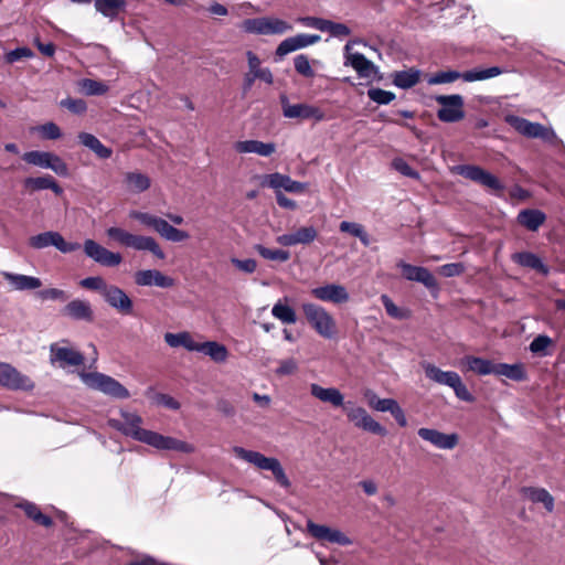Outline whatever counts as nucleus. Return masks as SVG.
Instances as JSON below:
<instances>
[{
	"instance_id": "2eb2a0df",
	"label": "nucleus",
	"mask_w": 565,
	"mask_h": 565,
	"mask_svg": "<svg viewBox=\"0 0 565 565\" xmlns=\"http://www.w3.org/2000/svg\"><path fill=\"white\" fill-rule=\"evenodd\" d=\"M318 237V230L313 225L296 228L294 232L284 233L276 237V243L284 247L296 245H310Z\"/></svg>"
},
{
	"instance_id": "bb28decb",
	"label": "nucleus",
	"mask_w": 565,
	"mask_h": 565,
	"mask_svg": "<svg viewBox=\"0 0 565 565\" xmlns=\"http://www.w3.org/2000/svg\"><path fill=\"white\" fill-rule=\"evenodd\" d=\"M234 149L238 153H256L262 157H269L275 152L276 146L274 142H263L259 140H244L236 141L234 143Z\"/></svg>"
},
{
	"instance_id": "aec40b11",
	"label": "nucleus",
	"mask_w": 565,
	"mask_h": 565,
	"mask_svg": "<svg viewBox=\"0 0 565 565\" xmlns=\"http://www.w3.org/2000/svg\"><path fill=\"white\" fill-rule=\"evenodd\" d=\"M311 295L321 301H328L332 303H344L350 298L345 287L338 284H328L324 286L316 287L311 290Z\"/></svg>"
},
{
	"instance_id": "4be33fe9",
	"label": "nucleus",
	"mask_w": 565,
	"mask_h": 565,
	"mask_svg": "<svg viewBox=\"0 0 565 565\" xmlns=\"http://www.w3.org/2000/svg\"><path fill=\"white\" fill-rule=\"evenodd\" d=\"M309 390L311 396L335 408L341 407L343 409L347 404L344 395L337 387H323L317 383H311Z\"/></svg>"
},
{
	"instance_id": "e433bc0d",
	"label": "nucleus",
	"mask_w": 565,
	"mask_h": 565,
	"mask_svg": "<svg viewBox=\"0 0 565 565\" xmlns=\"http://www.w3.org/2000/svg\"><path fill=\"white\" fill-rule=\"evenodd\" d=\"M125 183L129 192L138 194L150 188L151 180L142 172H127L125 174Z\"/></svg>"
},
{
	"instance_id": "7ed1b4c3",
	"label": "nucleus",
	"mask_w": 565,
	"mask_h": 565,
	"mask_svg": "<svg viewBox=\"0 0 565 565\" xmlns=\"http://www.w3.org/2000/svg\"><path fill=\"white\" fill-rule=\"evenodd\" d=\"M504 121L523 137L531 139L539 138L552 145H557L561 141L553 128L545 127L540 122H533L523 117L511 114L504 117Z\"/></svg>"
},
{
	"instance_id": "4c0bfd02",
	"label": "nucleus",
	"mask_w": 565,
	"mask_h": 565,
	"mask_svg": "<svg viewBox=\"0 0 565 565\" xmlns=\"http://www.w3.org/2000/svg\"><path fill=\"white\" fill-rule=\"evenodd\" d=\"M522 491L533 503H542L547 512H553L554 498L546 489L529 487Z\"/></svg>"
},
{
	"instance_id": "a878e982",
	"label": "nucleus",
	"mask_w": 565,
	"mask_h": 565,
	"mask_svg": "<svg viewBox=\"0 0 565 565\" xmlns=\"http://www.w3.org/2000/svg\"><path fill=\"white\" fill-rule=\"evenodd\" d=\"M1 275L13 290H34L42 286L41 279L34 276L14 274L10 271H2Z\"/></svg>"
},
{
	"instance_id": "338daca9",
	"label": "nucleus",
	"mask_w": 565,
	"mask_h": 565,
	"mask_svg": "<svg viewBox=\"0 0 565 565\" xmlns=\"http://www.w3.org/2000/svg\"><path fill=\"white\" fill-rule=\"evenodd\" d=\"M79 285L90 290H99L102 294L108 288L105 280L99 276L86 277L81 280Z\"/></svg>"
},
{
	"instance_id": "37998d69",
	"label": "nucleus",
	"mask_w": 565,
	"mask_h": 565,
	"mask_svg": "<svg viewBox=\"0 0 565 565\" xmlns=\"http://www.w3.org/2000/svg\"><path fill=\"white\" fill-rule=\"evenodd\" d=\"M254 249L266 260L286 263L290 259V252L282 248H268L262 244L254 246Z\"/></svg>"
},
{
	"instance_id": "ddd939ff",
	"label": "nucleus",
	"mask_w": 565,
	"mask_h": 565,
	"mask_svg": "<svg viewBox=\"0 0 565 565\" xmlns=\"http://www.w3.org/2000/svg\"><path fill=\"white\" fill-rule=\"evenodd\" d=\"M83 247L85 255L102 266L116 267L122 262V257L119 253L108 250L94 239H86Z\"/></svg>"
},
{
	"instance_id": "6e6552de",
	"label": "nucleus",
	"mask_w": 565,
	"mask_h": 565,
	"mask_svg": "<svg viewBox=\"0 0 565 565\" xmlns=\"http://www.w3.org/2000/svg\"><path fill=\"white\" fill-rule=\"evenodd\" d=\"M0 386L10 391L30 392L35 387L32 379L10 363L0 362Z\"/></svg>"
},
{
	"instance_id": "4d7b16f0",
	"label": "nucleus",
	"mask_w": 565,
	"mask_h": 565,
	"mask_svg": "<svg viewBox=\"0 0 565 565\" xmlns=\"http://www.w3.org/2000/svg\"><path fill=\"white\" fill-rule=\"evenodd\" d=\"M108 238L117 242L118 244L129 247L132 234L126 230L117 226H111L106 230Z\"/></svg>"
},
{
	"instance_id": "864d4df0",
	"label": "nucleus",
	"mask_w": 565,
	"mask_h": 565,
	"mask_svg": "<svg viewBox=\"0 0 565 565\" xmlns=\"http://www.w3.org/2000/svg\"><path fill=\"white\" fill-rule=\"evenodd\" d=\"M553 344L552 339L546 334H539L533 339V341L530 343V351L533 354H537L541 356H546L547 349Z\"/></svg>"
},
{
	"instance_id": "c756f323",
	"label": "nucleus",
	"mask_w": 565,
	"mask_h": 565,
	"mask_svg": "<svg viewBox=\"0 0 565 565\" xmlns=\"http://www.w3.org/2000/svg\"><path fill=\"white\" fill-rule=\"evenodd\" d=\"M516 221L527 231L536 232L546 221V215L537 209H524L519 212Z\"/></svg>"
},
{
	"instance_id": "6e6d98bb",
	"label": "nucleus",
	"mask_w": 565,
	"mask_h": 565,
	"mask_svg": "<svg viewBox=\"0 0 565 565\" xmlns=\"http://www.w3.org/2000/svg\"><path fill=\"white\" fill-rule=\"evenodd\" d=\"M35 130L41 135L44 140H56L62 137L61 128L53 121L45 122L38 126Z\"/></svg>"
},
{
	"instance_id": "f704fd0d",
	"label": "nucleus",
	"mask_w": 565,
	"mask_h": 565,
	"mask_svg": "<svg viewBox=\"0 0 565 565\" xmlns=\"http://www.w3.org/2000/svg\"><path fill=\"white\" fill-rule=\"evenodd\" d=\"M166 343L171 348L182 347L190 352H196L199 342L194 341L193 337L188 331L178 333L167 332L164 334Z\"/></svg>"
},
{
	"instance_id": "09e8293b",
	"label": "nucleus",
	"mask_w": 565,
	"mask_h": 565,
	"mask_svg": "<svg viewBox=\"0 0 565 565\" xmlns=\"http://www.w3.org/2000/svg\"><path fill=\"white\" fill-rule=\"evenodd\" d=\"M158 234H160L164 239L174 243L183 242L189 238L188 232L172 226L166 220H163L162 225L158 228Z\"/></svg>"
},
{
	"instance_id": "ea45409f",
	"label": "nucleus",
	"mask_w": 565,
	"mask_h": 565,
	"mask_svg": "<svg viewBox=\"0 0 565 565\" xmlns=\"http://www.w3.org/2000/svg\"><path fill=\"white\" fill-rule=\"evenodd\" d=\"M420 78V71L417 68H408L405 71L395 72L393 75V84L403 89H408L415 86Z\"/></svg>"
},
{
	"instance_id": "9b49d317",
	"label": "nucleus",
	"mask_w": 565,
	"mask_h": 565,
	"mask_svg": "<svg viewBox=\"0 0 565 565\" xmlns=\"http://www.w3.org/2000/svg\"><path fill=\"white\" fill-rule=\"evenodd\" d=\"M456 173L459 175L469 179L476 183H479L488 189L494 191L504 190V185L502 182L492 173L486 171L479 166L475 164H460L455 167Z\"/></svg>"
},
{
	"instance_id": "b1692460",
	"label": "nucleus",
	"mask_w": 565,
	"mask_h": 565,
	"mask_svg": "<svg viewBox=\"0 0 565 565\" xmlns=\"http://www.w3.org/2000/svg\"><path fill=\"white\" fill-rule=\"evenodd\" d=\"M63 315L76 320L92 322L94 320V311L92 305L87 300L74 299L63 308Z\"/></svg>"
},
{
	"instance_id": "dca6fc26",
	"label": "nucleus",
	"mask_w": 565,
	"mask_h": 565,
	"mask_svg": "<svg viewBox=\"0 0 565 565\" xmlns=\"http://www.w3.org/2000/svg\"><path fill=\"white\" fill-rule=\"evenodd\" d=\"M417 434L423 440L443 450H452L459 444V435L456 433L445 434L434 428L423 427Z\"/></svg>"
},
{
	"instance_id": "de8ad7c7",
	"label": "nucleus",
	"mask_w": 565,
	"mask_h": 565,
	"mask_svg": "<svg viewBox=\"0 0 565 565\" xmlns=\"http://www.w3.org/2000/svg\"><path fill=\"white\" fill-rule=\"evenodd\" d=\"M271 315L286 324H294L297 322L296 311L290 306L282 303L281 301H278L273 306Z\"/></svg>"
},
{
	"instance_id": "9d476101",
	"label": "nucleus",
	"mask_w": 565,
	"mask_h": 565,
	"mask_svg": "<svg viewBox=\"0 0 565 565\" xmlns=\"http://www.w3.org/2000/svg\"><path fill=\"white\" fill-rule=\"evenodd\" d=\"M29 245L35 249H43L49 246H54L61 253L67 254L79 249L81 245L76 242H66L64 237L54 231H47L38 235L31 236Z\"/></svg>"
},
{
	"instance_id": "473e14b6",
	"label": "nucleus",
	"mask_w": 565,
	"mask_h": 565,
	"mask_svg": "<svg viewBox=\"0 0 565 565\" xmlns=\"http://www.w3.org/2000/svg\"><path fill=\"white\" fill-rule=\"evenodd\" d=\"M196 352L203 353L215 363H224L228 358L227 348L216 341L199 342Z\"/></svg>"
},
{
	"instance_id": "5fc2aeb1",
	"label": "nucleus",
	"mask_w": 565,
	"mask_h": 565,
	"mask_svg": "<svg viewBox=\"0 0 565 565\" xmlns=\"http://www.w3.org/2000/svg\"><path fill=\"white\" fill-rule=\"evenodd\" d=\"M322 32H328L333 38L343 39L350 35L351 30L344 23L333 22L326 19Z\"/></svg>"
},
{
	"instance_id": "412c9836",
	"label": "nucleus",
	"mask_w": 565,
	"mask_h": 565,
	"mask_svg": "<svg viewBox=\"0 0 565 565\" xmlns=\"http://www.w3.org/2000/svg\"><path fill=\"white\" fill-rule=\"evenodd\" d=\"M105 301L122 315L132 312V301L129 296L117 286H108L103 292Z\"/></svg>"
},
{
	"instance_id": "2f4dec72",
	"label": "nucleus",
	"mask_w": 565,
	"mask_h": 565,
	"mask_svg": "<svg viewBox=\"0 0 565 565\" xmlns=\"http://www.w3.org/2000/svg\"><path fill=\"white\" fill-rule=\"evenodd\" d=\"M77 138L82 146L93 151L99 159H109L111 157V148L103 145L95 135L90 132H79Z\"/></svg>"
},
{
	"instance_id": "7c9ffc66",
	"label": "nucleus",
	"mask_w": 565,
	"mask_h": 565,
	"mask_svg": "<svg viewBox=\"0 0 565 565\" xmlns=\"http://www.w3.org/2000/svg\"><path fill=\"white\" fill-rule=\"evenodd\" d=\"M129 247L139 252L148 250L159 259H164L166 257V254L158 242L151 236L132 234Z\"/></svg>"
},
{
	"instance_id": "6ab92c4d",
	"label": "nucleus",
	"mask_w": 565,
	"mask_h": 565,
	"mask_svg": "<svg viewBox=\"0 0 565 565\" xmlns=\"http://www.w3.org/2000/svg\"><path fill=\"white\" fill-rule=\"evenodd\" d=\"M397 267L401 268L403 277L407 280L420 282L429 290L438 289L436 278L427 268L422 266H414L403 262L398 263Z\"/></svg>"
},
{
	"instance_id": "a19ab883",
	"label": "nucleus",
	"mask_w": 565,
	"mask_h": 565,
	"mask_svg": "<svg viewBox=\"0 0 565 565\" xmlns=\"http://www.w3.org/2000/svg\"><path fill=\"white\" fill-rule=\"evenodd\" d=\"M504 73V70L499 66H491L488 68H473L462 72V79L465 82H478L497 77Z\"/></svg>"
},
{
	"instance_id": "680f3d73",
	"label": "nucleus",
	"mask_w": 565,
	"mask_h": 565,
	"mask_svg": "<svg viewBox=\"0 0 565 565\" xmlns=\"http://www.w3.org/2000/svg\"><path fill=\"white\" fill-rule=\"evenodd\" d=\"M60 105L76 115H82L87 110L86 102L81 98H65L61 100Z\"/></svg>"
},
{
	"instance_id": "052dcab7",
	"label": "nucleus",
	"mask_w": 565,
	"mask_h": 565,
	"mask_svg": "<svg viewBox=\"0 0 565 565\" xmlns=\"http://www.w3.org/2000/svg\"><path fill=\"white\" fill-rule=\"evenodd\" d=\"M47 169L52 170L60 177L68 175V167L65 161L57 154L51 152Z\"/></svg>"
},
{
	"instance_id": "72a5a7b5",
	"label": "nucleus",
	"mask_w": 565,
	"mask_h": 565,
	"mask_svg": "<svg viewBox=\"0 0 565 565\" xmlns=\"http://www.w3.org/2000/svg\"><path fill=\"white\" fill-rule=\"evenodd\" d=\"M94 7L103 17L115 20L127 7L126 0H95Z\"/></svg>"
},
{
	"instance_id": "a18cd8bd",
	"label": "nucleus",
	"mask_w": 565,
	"mask_h": 565,
	"mask_svg": "<svg viewBox=\"0 0 565 565\" xmlns=\"http://www.w3.org/2000/svg\"><path fill=\"white\" fill-rule=\"evenodd\" d=\"M78 87L86 96H102L109 89L106 83L92 78L81 79L78 82Z\"/></svg>"
},
{
	"instance_id": "0e129e2a",
	"label": "nucleus",
	"mask_w": 565,
	"mask_h": 565,
	"mask_svg": "<svg viewBox=\"0 0 565 565\" xmlns=\"http://www.w3.org/2000/svg\"><path fill=\"white\" fill-rule=\"evenodd\" d=\"M51 180H52V175L26 178L24 180V186L28 189H31L32 191L47 190Z\"/></svg>"
},
{
	"instance_id": "1a4fd4ad",
	"label": "nucleus",
	"mask_w": 565,
	"mask_h": 565,
	"mask_svg": "<svg viewBox=\"0 0 565 565\" xmlns=\"http://www.w3.org/2000/svg\"><path fill=\"white\" fill-rule=\"evenodd\" d=\"M343 412L355 427L372 434L385 435L386 429L374 420L363 407L355 405L352 401L347 402Z\"/></svg>"
},
{
	"instance_id": "3c124183",
	"label": "nucleus",
	"mask_w": 565,
	"mask_h": 565,
	"mask_svg": "<svg viewBox=\"0 0 565 565\" xmlns=\"http://www.w3.org/2000/svg\"><path fill=\"white\" fill-rule=\"evenodd\" d=\"M49 151L32 150L28 151L22 156V159L28 163L42 169H47L49 166Z\"/></svg>"
},
{
	"instance_id": "c9c22d12",
	"label": "nucleus",
	"mask_w": 565,
	"mask_h": 565,
	"mask_svg": "<svg viewBox=\"0 0 565 565\" xmlns=\"http://www.w3.org/2000/svg\"><path fill=\"white\" fill-rule=\"evenodd\" d=\"M462 364L468 371H471L478 375H489L495 373V364L490 360L468 355L462 359Z\"/></svg>"
},
{
	"instance_id": "8fccbe9b",
	"label": "nucleus",
	"mask_w": 565,
	"mask_h": 565,
	"mask_svg": "<svg viewBox=\"0 0 565 565\" xmlns=\"http://www.w3.org/2000/svg\"><path fill=\"white\" fill-rule=\"evenodd\" d=\"M129 217L140 222L142 225L147 227H151L158 233V228L162 225L163 218L154 216L150 213L139 212V211H130Z\"/></svg>"
},
{
	"instance_id": "603ef678",
	"label": "nucleus",
	"mask_w": 565,
	"mask_h": 565,
	"mask_svg": "<svg viewBox=\"0 0 565 565\" xmlns=\"http://www.w3.org/2000/svg\"><path fill=\"white\" fill-rule=\"evenodd\" d=\"M459 78L462 79V73L461 72L452 71V70L440 71V72H437L434 75H431L427 79V83L429 85H440V84L452 83V82H455V81H457Z\"/></svg>"
},
{
	"instance_id": "774afa93",
	"label": "nucleus",
	"mask_w": 565,
	"mask_h": 565,
	"mask_svg": "<svg viewBox=\"0 0 565 565\" xmlns=\"http://www.w3.org/2000/svg\"><path fill=\"white\" fill-rule=\"evenodd\" d=\"M231 263L241 271L245 274H253L257 269V262L253 258L239 259L236 257L231 258Z\"/></svg>"
},
{
	"instance_id": "58836bf2",
	"label": "nucleus",
	"mask_w": 565,
	"mask_h": 565,
	"mask_svg": "<svg viewBox=\"0 0 565 565\" xmlns=\"http://www.w3.org/2000/svg\"><path fill=\"white\" fill-rule=\"evenodd\" d=\"M494 375L505 376L516 382L526 380V372L522 363H497Z\"/></svg>"
},
{
	"instance_id": "20e7f679",
	"label": "nucleus",
	"mask_w": 565,
	"mask_h": 565,
	"mask_svg": "<svg viewBox=\"0 0 565 565\" xmlns=\"http://www.w3.org/2000/svg\"><path fill=\"white\" fill-rule=\"evenodd\" d=\"M305 317L315 331L324 339H332L337 334L334 318L321 306L306 302L301 306Z\"/></svg>"
},
{
	"instance_id": "f257e3e1",
	"label": "nucleus",
	"mask_w": 565,
	"mask_h": 565,
	"mask_svg": "<svg viewBox=\"0 0 565 565\" xmlns=\"http://www.w3.org/2000/svg\"><path fill=\"white\" fill-rule=\"evenodd\" d=\"M141 424L142 418L138 414L122 409L120 411V418L108 419V425L111 428L158 450H174L184 454L194 451L193 445L170 436H163L152 430L143 429Z\"/></svg>"
},
{
	"instance_id": "13d9d810",
	"label": "nucleus",
	"mask_w": 565,
	"mask_h": 565,
	"mask_svg": "<svg viewBox=\"0 0 565 565\" xmlns=\"http://www.w3.org/2000/svg\"><path fill=\"white\" fill-rule=\"evenodd\" d=\"M36 297L42 301L52 300L64 302L68 299L67 292L58 288L42 289L36 292Z\"/></svg>"
},
{
	"instance_id": "f8f14e48",
	"label": "nucleus",
	"mask_w": 565,
	"mask_h": 565,
	"mask_svg": "<svg viewBox=\"0 0 565 565\" xmlns=\"http://www.w3.org/2000/svg\"><path fill=\"white\" fill-rule=\"evenodd\" d=\"M282 114L286 118H298V119H315L316 121H322L326 119L324 113L316 106L300 103L289 104L287 96L280 97Z\"/></svg>"
},
{
	"instance_id": "0eeeda50",
	"label": "nucleus",
	"mask_w": 565,
	"mask_h": 565,
	"mask_svg": "<svg viewBox=\"0 0 565 565\" xmlns=\"http://www.w3.org/2000/svg\"><path fill=\"white\" fill-rule=\"evenodd\" d=\"M435 100L440 105L437 110V117L440 121L457 122L465 118V102L461 95H438Z\"/></svg>"
},
{
	"instance_id": "49530a36",
	"label": "nucleus",
	"mask_w": 565,
	"mask_h": 565,
	"mask_svg": "<svg viewBox=\"0 0 565 565\" xmlns=\"http://www.w3.org/2000/svg\"><path fill=\"white\" fill-rule=\"evenodd\" d=\"M17 507L21 508L25 512V514L30 519H32L34 522H36L43 526H46V527L52 525L51 518L43 514L36 504H34L32 502L24 501V502L17 504Z\"/></svg>"
},
{
	"instance_id": "79ce46f5",
	"label": "nucleus",
	"mask_w": 565,
	"mask_h": 565,
	"mask_svg": "<svg viewBox=\"0 0 565 565\" xmlns=\"http://www.w3.org/2000/svg\"><path fill=\"white\" fill-rule=\"evenodd\" d=\"M246 57L248 62V72L244 75L243 81V92L247 93L252 89L253 84L256 79H258V70L262 64L259 57L252 51L246 52Z\"/></svg>"
},
{
	"instance_id": "f3484780",
	"label": "nucleus",
	"mask_w": 565,
	"mask_h": 565,
	"mask_svg": "<svg viewBox=\"0 0 565 565\" xmlns=\"http://www.w3.org/2000/svg\"><path fill=\"white\" fill-rule=\"evenodd\" d=\"M307 530L311 536L321 542L334 543L342 546L351 544V540L340 530L317 524L311 520L307 522Z\"/></svg>"
},
{
	"instance_id": "a211bd4d",
	"label": "nucleus",
	"mask_w": 565,
	"mask_h": 565,
	"mask_svg": "<svg viewBox=\"0 0 565 565\" xmlns=\"http://www.w3.org/2000/svg\"><path fill=\"white\" fill-rule=\"evenodd\" d=\"M50 362L60 367L78 366L84 362V356L81 352L70 348L62 347L58 343H53L50 347Z\"/></svg>"
},
{
	"instance_id": "39448f33",
	"label": "nucleus",
	"mask_w": 565,
	"mask_h": 565,
	"mask_svg": "<svg viewBox=\"0 0 565 565\" xmlns=\"http://www.w3.org/2000/svg\"><path fill=\"white\" fill-rule=\"evenodd\" d=\"M239 28L243 32L255 35H281L292 30L291 24L276 17L245 19Z\"/></svg>"
},
{
	"instance_id": "5701e85b",
	"label": "nucleus",
	"mask_w": 565,
	"mask_h": 565,
	"mask_svg": "<svg viewBox=\"0 0 565 565\" xmlns=\"http://www.w3.org/2000/svg\"><path fill=\"white\" fill-rule=\"evenodd\" d=\"M135 282L138 286H157L160 288H170L174 285V279L163 275L157 269H145L136 273Z\"/></svg>"
},
{
	"instance_id": "c03bdc74",
	"label": "nucleus",
	"mask_w": 565,
	"mask_h": 565,
	"mask_svg": "<svg viewBox=\"0 0 565 565\" xmlns=\"http://www.w3.org/2000/svg\"><path fill=\"white\" fill-rule=\"evenodd\" d=\"M339 230L342 233H348L359 238L365 247L370 246L371 244L369 234L366 233L364 226L360 223L342 221L339 225Z\"/></svg>"
},
{
	"instance_id": "69168bd1",
	"label": "nucleus",
	"mask_w": 565,
	"mask_h": 565,
	"mask_svg": "<svg viewBox=\"0 0 565 565\" xmlns=\"http://www.w3.org/2000/svg\"><path fill=\"white\" fill-rule=\"evenodd\" d=\"M391 166L398 171L401 174L412 178V179H419V173L413 169L404 159L402 158H395Z\"/></svg>"
},
{
	"instance_id": "393cba45",
	"label": "nucleus",
	"mask_w": 565,
	"mask_h": 565,
	"mask_svg": "<svg viewBox=\"0 0 565 565\" xmlns=\"http://www.w3.org/2000/svg\"><path fill=\"white\" fill-rule=\"evenodd\" d=\"M267 185L275 191L284 189L290 193H301L307 189V183L295 181L289 175L278 172L267 175Z\"/></svg>"
},
{
	"instance_id": "c85d7f7f",
	"label": "nucleus",
	"mask_w": 565,
	"mask_h": 565,
	"mask_svg": "<svg viewBox=\"0 0 565 565\" xmlns=\"http://www.w3.org/2000/svg\"><path fill=\"white\" fill-rule=\"evenodd\" d=\"M512 260L519 266L531 268L543 276H547L550 274V268L544 264L541 257L531 252H519L514 253L511 256Z\"/></svg>"
},
{
	"instance_id": "4468645a",
	"label": "nucleus",
	"mask_w": 565,
	"mask_h": 565,
	"mask_svg": "<svg viewBox=\"0 0 565 565\" xmlns=\"http://www.w3.org/2000/svg\"><path fill=\"white\" fill-rule=\"evenodd\" d=\"M352 43L344 46V65L351 66L361 78L374 79L377 76V67L361 53L351 52Z\"/></svg>"
},
{
	"instance_id": "f03ea898",
	"label": "nucleus",
	"mask_w": 565,
	"mask_h": 565,
	"mask_svg": "<svg viewBox=\"0 0 565 565\" xmlns=\"http://www.w3.org/2000/svg\"><path fill=\"white\" fill-rule=\"evenodd\" d=\"M233 452L237 458L255 466L259 470L270 471L281 488L288 489L291 487V482L277 458L266 457L259 451L248 450L241 446L233 447Z\"/></svg>"
},
{
	"instance_id": "bf43d9fd",
	"label": "nucleus",
	"mask_w": 565,
	"mask_h": 565,
	"mask_svg": "<svg viewBox=\"0 0 565 565\" xmlns=\"http://www.w3.org/2000/svg\"><path fill=\"white\" fill-rule=\"evenodd\" d=\"M295 70L300 75L311 78L315 76V71L310 65V61L307 55L299 54L294 58Z\"/></svg>"
},
{
	"instance_id": "cd10ccee",
	"label": "nucleus",
	"mask_w": 565,
	"mask_h": 565,
	"mask_svg": "<svg viewBox=\"0 0 565 565\" xmlns=\"http://www.w3.org/2000/svg\"><path fill=\"white\" fill-rule=\"evenodd\" d=\"M425 375L428 380L440 384L446 385L448 387H452V385L456 383V381L460 377L457 372L454 371H443L441 369L437 367L436 365L425 362L422 364Z\"/></svg>"
},
{
	"instance_id": "423d86ee",
	"label": "nucleus",
	"mask_w": 565,
	"mask_h": 565,
	"mask_svg": "<svg viewBox=\"0 0 565 565\" xmlns=\"http://www.w3.org/2000/svg\"><path fill=\"white\" fill-rule=\"evenodd\" d=\"M82 379L87 386L98 390L114 398L125 399L130 396L128 390L117 380L103 373H83Z\"/></svg>"
},
{
	"instance_id": "e2e57ef3",
	"label": "nucleus",
	"mask_w": 565,
	"mask_h": 565,
	"mask_svg": "<svg viewBox=\"0 0 565 565\" xmlns=\"http://www.w3.org/2000/svg\"><path fill=\"white\" fill-rule=\"evenodd\" d=\"M34 56V53L31 49L26 46L17 47L11 50L4 54V60L9 64H13L22 58H31Z\"/></svg>"
}]
</instances>
